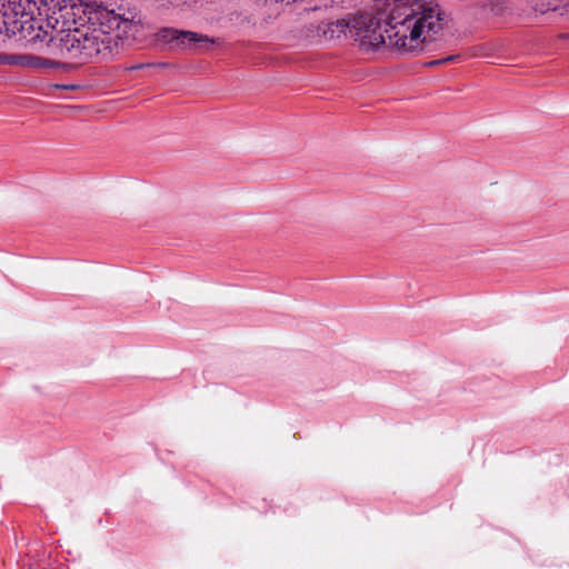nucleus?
I'll return each mask as SVG.
<instances>
[{
    "mask_svg": "<svg viewBox=\"0 0 569 569\" xmlns=\"http://www.w3.org/2000/svg\"><path fill=\"white\" fill-rule=\"evenodd\" d=\"M349 32V20L338 19L336 21L321 22L317 27V33L325 40H337Z\"/></svg>",
    "mask_w": 569,
    "mask_h": 569,
    "instance_id": "obj_5",
    "label": "nucleus"
},
{
    "mask_svg": "<svg viewBox=\"0 0 569 569\" xmlns=\"http://www.w3.org/2000/svg\"><path fill=\"white\" fill-rule=\"evenodd\" d=\"M20 57L14 53H2L0 52V64H9L12 66L13 63L20 62Z\"/></svg>",
    "mask_w": 569,
    "mask_h": 569,
    "instance_id": "obj_8",
    "label": "nucleus"
},
{
    "mask_svg": "<svg viewBox=\"0 0 569 569\" xmlns=\"http://www.w3.org/2000/svg\"><path fill=\"white\" fill-rule=\"evenodd\" d=\"M443 11L436 0H373L369 11L349 20V34L363 51L383 46L417 56L443 29Z\"/></svg>",
    "mask_w": 569,
    "mask_h": 569,
    "instance_id": "obj_1",
    "label": "nucleus"
},
{
    "mask_svg": "<svg viewBox=\"0 0 569 569\" xmlns=\"http://www.w3.org/2000/svg\"><path fill=\"white\" fill-rule=\"evenodd\" d=\"M72 10V7H60L48 17L52 33L44 44L47 54L79 63L108 59L117 51V39L136 38L140 29L139 22L114 11H99L88 22H79Z\"/></svg>",
    "mask_w": 569,
    "mask_h": 569,
    "instance_id": "obj_2",
    "label": "nucleus"
},
{
    "mask_svg": "<svg viewBox=\"0 0 569 569\" xmlns=\"http://www.w3.org/2000/svg\"><path fill=\"white\" fill-rule=\"evenodd\" d=\"M27 6L31 7V3L27 1L17 3V29L14 30L13 39L19 43H36L38 41L43 42L48 36L47 32L42 31L41 26H36V19L33 13L27 10Z\"/></svg>",
    "mask_w": 569,
    "mask_h": 569,
    "instance_id": "obj_4",
    "label": "nucleus"
},
{
    "mask_svg": "<svg viewBox=\"0 0 569 569\" xmlns=\"http://www.w3.org/2000/svg\"><path fill=\"white\" fill-rule=\"evenodd\" d=\"M459 58H460L459 54H451V56H448L442 59L430 61L428 63V66H439V64H443V63H449V62H453V61L458 60Z\"/></svg>",
    "mask_w": 569,
    "mask_h": 569,
    "instance_id": "obj_9",
    "label": "nucleus"
},
{
    "mask_svg": "<svg viewBox=\"0 0 569 569\" xmlns=\"http://www.w3.org/2000/svg\"><path fill=\"white\" fill-rule=\"evenodd\" d=\"M158 41L168 44L172 50H193L204 52L210 50L212 46L221 43L219 38H211L199 32L182 30L176 28H161L157 32Z\"/></svg>",
    "mask_w": 569,
    "mask_h": 569,
    "instance_id": "obj_3",
    "label": "nucleus"
},
{
    "mask_svg": "<svg viewBox=\"0 0 569 569\" xmlns=\"http://www.w3.org/2000/svg\"><path fill=\"white\" fill-rule=\"evenodd\" d=\"M17 3L9 2L8 6L3 7V11L0 12V36H4L7 39H13L14 30L17 27Z\"/></svg>",
    "mask_w": 569,
    "mask_h": 569,
    "instance_id": "obj_6",
    "label": "nucleus"
},
{
    "mask_svg": "<svg viewBox=\"0 0 569 569\" xmlns=\"http://www.w3.org/2000/svg\"><path fill=\"white\" fill-rule=\"evenodd\" d=\"M18 57L22 58L20 59V62L13 63L12 66H30L34 68H51L57 66V62L50 59L41 58V57H34V56H28V54H18Z\"/></svg>",
    "mask_w": 569,
    "mask_h": 569,
    "instance_id": "obj_7",
    "label": "nucleus"
}]
</instances>
